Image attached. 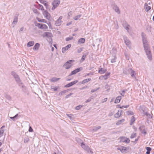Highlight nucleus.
I'll list each match as a JSON object with an SVG mask.
<instances>
[{
    "mask_svg": "<svg viewBox=\"0 0 154 154\" xmlns=\"http://www.w3.org/2000/svg\"><path fill=\"white\" fill-rule=\"evenodd\" d=\"M105 88L107 89V91H109L110 89V87L108 85H106L105 86Z\"/></svg>",
    "mask_w": 154,
    "mask_h": 154,
    "instance_id": "52",
    "label": "nucleus"
},
{
    "mask_svg": "<svg viewBox=\"0 0 154 154\" xmlns=\"http://www.w3.org/2000/svg\"><path fill=\"white\" fill-rule=\"evenodd\" d=\"M78 81L77 80H75L73 82H71L70 83H69L71 85V86H72L73 85L77 83L78 82Z\"/></svg>",
    "mask_w": 154,
    "mask_h": 154,
    "instance_id": "45",
    "label": "nucleus"
},
{
    "mask_svg": "<svg viewBox=\"0 0 154 154\" xmlns=\"http://www.w3.org/2000/svg\"><path fill=\"white\" fill-rule=\"evenodd\" d=\"M125 121V119H122L121 120H120L118 121L116 123V125H120L122 122H123Z\"/></svg>",
    "mask_w": 154,
    "mask_h": 154,
    "instance_id": "36",
    "label": "nucleus"
},
{
    "mask_svg": "<svg viewBox=\"0 0 154 154\" xmlns=\"http://www.w3.org/2000/svg\"><path fill=\"white\" fill-rule=\"evenodd\" d=\"M99 89H100V88H96V89H92L91 90V92L92 93H93V92H94L95 91L98 90Z\"/></svg>",
    "mask_w": 154,
    "mask_h": 154,
    "instance_id": "57",
    "label": "nucleus"
},
{
    "mask_svg": "<svg viewBox=\"0 0 154 154\" xmlns=\"http://www.w3.org/2000/svg\"><path fill=\"white\" fill-rule=\"evenodd\" d=\"M91 80V79L88 78L83 80L81 82H80L81 84H85Z\"/></svg>",
    "mask_w": 154,
    "mask_h": 154,
    "instance_id": "26",
    "label": "nucleus"
},
{
    "mask_svg": "<svg viewBox=\"0 0 154 154\" xmlns=\"http://www.w3.org/2000/svg\"><path fill=\"white\" fill-rule=\"evenodd\" d=\"M83 48H80L77 49V52L78 53H81L83 50Z\"/></svg>",
    "mask_w": 154,
    "mask_h": 154,
    "instance_id": "54",
    "label": "nucleus"
},
{
    "mask_svg": "<svg viewBox=\"0 0 154 154\" xmlns=\"http://www.w3.org/2000/svg\"><path fill=\"white\" fill-rule=\"evenodd\" d=\"M47 40L50 44H52V39L51 37L48 38Z\"/></svg>",
    "mask_w": 154,
    "mask_h": 154,
    "instance_id": "40",
    "label": "nucleus"
},
{
    "mask_svg": "<svg viewBox=\"0 0 154 154\" xmlns=\"http://www.w3.org/2000/svg\"><path fill=\"white\" fill-rule=\"evenodd\" d=\"M76 140L78 143H80L81 145V143L83 142L81 139L78 138H76Z\"/></svg>",
    "mask_w": 154,
    "mask_h": 154,
    "instance_id": "41",
    "label": "nucleus"
},
{
    "mask_svg": "<svg viewBox=\"0 0 154 154\" xmlns=\"http://www.w3.org/2000/svg\"><path fill=\"white\" fill-rule=\"evenodd\" d=\"M18 22V18L16 16H14V20L12 24V26L14 27Z\"/></svg>",
    "mask_w": 154,
    "mask_h": 154,
    "instance_id": "13",
    "label": "nucleus"
},
{
    "mask_svg": "<svg viewBox=\"0 0 154 154\" xmlns=\"http://www.w3.org/2000/svg\"><path fill=\"white\" fill-rule=\"evenodd\" d=\"M123 25L125 28V29L129 33V27H130V26L126 23H123Z\"/></svg>",
    "mask_w": 154,
    "mask_h": 154,
    "instance_id": "18",
    "label": "nucleus"
},
{
    "mask_svg": "<svg viewBox=\"0 0 154 154\" xmlns=\"http://www.w3.org/2000/svg\"><path fill=\"white\" fill-rule=\"evenodd\" d=\"M15 79L16 81L17 82L19 85L20 86H21L23 88L24 87V85L21 82L19 76H18L17 77H16Z\"/></svg>",
    "mask_w": 154,
    "mask_h": 154,
    "instance_id": "10",
    "label": "nucleus"
},
{
    "mask_svg": "<svg viewBox=\"0 0 154 154\" xmlns=\"http://www.w3.org/2000/svg\"><path fill=\"white\" fill-rule=\"evenodd\" d=\"M62 19V16H60L59 18L57 20L55 24L57 26H60L62 23L61 19Z\"/></svg>",
    "mask_w": 154,
    "mask_h": 154,
    "instance_id": "12",
    "label": "nucleus"
},
{
    "mask_svg": "<svg viewBox=\"0 0 154 154\" xmlns=\"http://www.w3.org/2000/svg\"><path fill=\"white\" fill-rule=\"evenodd\" d=\"M29 141V138L28 137H26V138H25L24 139V142L25 143H28Z\"/></svg>",
    "mask_w": 154,
    "mask_h": 154,
    "instance_id": "49",
    "label": "nucleus"
},
{
    "mask_svg": "<svg viewBox=\"0 0 154 154\" xmlns=\"http://www.w3.org/2000/svg\"><path fill=\"white\" fill-rule=\"evenodd\" d=\"M85 39L84 38L79 39L78 42V44H83L85 43Z\"/></svg>",
    "mask_w": 154,
    "mask_h": 154,
    "instance_id": "28",
    "label": "nucleus"
},
{
    "mask_svg": "<svg viewBox=\"0 0 154 154\" xmlns=\"http://www.w3.org/2000/svg\"><path fill=\"white\" fill-rule=\"evenodd\" d=\"M33 131V129L32 128V127L29 125V131L30 132H32Z\"/></svg>",
    "mask_w": 154,
    "mask_h": 154,
    "instance_id": "64",
    "label": "nucleus"
},
{
    "mask_svg": "<svg viewBox=\"0 0 154 154\" xmlns=\"http://www.w3.org/2000/svg\"><path fill=\"white\" fill-rule=\"evenodd\" d=\"M36 19L39 22L47 23V21L45 19H41L38 17H36Z\"/></svg>",
    "mask_w": 154,
    "mask_h": 154,
    "instance_id": "29",
    "label": "nucleus"
},
{
    "mask_svg": "<svg viewBox=\"0 0 154 154\" xmlns=\"http://www.w3.org/2000/svg\"><path fill=\"white\" fill-rule=\"evenodd\" d=\"M116 55L115 54L113 56V58L112 59H111V62L113 63L116 62Z\"/></svg>",
    "mask_w": 154,
    "mask_h": 154,
    "instance_id": "32",
    "label": "nucleus"
},
{
    "mask_svg": "<svg viewBox=\"0 0 154 154\" xmlns=\"http://www.w3.org/2000/svg\"><path fill=\"white\" fill-rule=\"evenodd\" d=\"M43 15L48 20H49L50 18V14L46 10H44L42 13Z\"/></svg>",
    "mask_w": 154,
    "mask_h": 154,
    "instance_id": "9",
    "label": "nucleus"
},
{
    "mask_svg": "<svg viewBox=\"0 0 154 154\" xmlns=\"http://www.w3.org/2000/svg\"><path fill=\"white\" fill-rule=\"evenodd\" d=\"M144 8L146 12H148L149 10L151 9V7L148 5L147 3H145L144 5Z\"/></svg>",
    "mask_w": 154,
    "mask_h": 154,
    "instance_id": "22",
    "label": "nucleus"
},
{
    "mask_svg": "<svg viewBox=\"0 0 154 154\" xmlns=\"http://www.w3.org/2000/svg\"><path fill=\"white\" fill-rule=\"evenodd\" d=\"M78 81L77 80H75L73 82H71L70 83H69L71 85V86H72L73 85L77 83L78 82Z\"/></svg>",
    "mask_w": 154,
    "mask_h": 154,
    "instance_id": "44",
    "label": "nucleus"
},
{
    "mask_svg": "<svg viewBox=\"0 0 154 154\" xmlns=\"http://www.w3.org/2000/svg\"><path fill=\"white\" fill-rule=\"evenodd\" d=\"M23 30H24V27H22L20 29V30H19V32L20 33H22L23 32Z\"/></svg>",
    "mask_w": 154,
    "mask_h": 154,
    "instance_id": "63",
    "label": "nucleus"
},
{
    "mask_svg": "<svg viewBox=\"0 0 154 154\" xmlns=\"http://www.w3.org/2000/svg\"><path fill=\"white\" fill-rule=\"evenodd\" d=\"M12 75L14 77L15 79L16 77H17L18 75L14 72H11Z\"/></svg>",
    "mask_w": 154,
    "mask_h": 154,
    "instance_id": "39",
    "label": "nucleus"
},
{
    "mask_svg": "<svg viewBox=\"0 0 154 154\" xmlns=\"http://www.w3.org/2000/svg\"><path fill=\"white\" fill-rule=\"evenodd\" d=\"M83 106L82 105H79L76 107L75 109L77 110L79 109L80 108H81Z\"/></svg>",
    "mask_w": 154,
    "mask_h": 154,
    "instance_id": "53",
    "label": "nucleus"
},
{
    "mask_svg": "<svg viewBox=\"0 0 154 154\" xmlns=\"http://www.w3.org/2000/svg\"><path fill=\"white\" fill-rule=\"evenodd\" d=\"M107 71L106 69H104L102 68L98 70V73L100 74H103L104 73Z\"/></svg>",
    "mask_w": 154,
    "mask_h": 154,
    "instance_id": "21",
    "label": "nucleus"
},
{
    "mask_svg": "<svg viewBox=\"0 0 154 154\" xmlns=\"http://www.w3.org/2000/svg\"><path fill=\"white\" fill-rule=\"evenodd\" d=\"M35 25L36 26H37L40 29H42L45 30L48 29V27L47 26L44 24H40L38 23H36L35 24Z\"/></svg>",
    "mask_w": 154,
    "mask_h": 154,
    "instance_id": "4",
    "label": "nucleus"
},
{
    "mask_svg": "<svg viewBox=\"0 0 154 154\" xmlns=\"http://www.w3.org/2000/svg\"><path fill=\"white\" fill-rule=\"evenodd\" d=\"M71 46V44H69L66 47L63 48L62 49V51L63 53H64L66 51L70 48Z\"/></svg>",
    "mask_w": 154,
    "mask_h": 154,
    "instance_id": "14",
    "label": "nucleus"
},
{
    "mask_svg": "<svg viewBox=\"0 0 154 154\" xmlns=\"http://www.w3.org/2000/svg\"><path fill=\"white\" fill-rule=\"evenodd\" d=\"M93 75V73L92 72H90L86 74L85 75V76H88L89 75Z\"/></svg>",
    "mask_w": 154,
    "mask_h": 154,
    "instance_id": "62",
    "label": "nucleus"
},
{
    "mask_svg": "<svg viewBox=\"0 0 154 154\" xmlns=\"http://www.w3.org/2000/svg\"><path fill=\"white\" fill-rule=\"evenodd\" d=\"M43 4L45 6V7L47 9H48V3L47 2H45Z\"/></svg>",
    "mask_w": 154,
    "mask_h": 154,
    "instance_id": "55",
    "label": "nucleus"
},
{
    "mask_svg": "<svg viewBox=\"0 0 154 154\" xmlns=\"http://www.w3.org/2000/svg\"><path fill=\"white\" fill-rule=\"evenodd\" d=\"M73 94L72 93H70V94L66 95L65 97L66 98H69L70 96L72 95Z\"/></svg>",
    "mask_w": 154,
    "mask_h": 154,
    "instance_id": "59",
    "label": "nucleus"
},
{
    "mask_svg": "<svg viewBox=\"0 0 154 154\" xmlns=\"http://www.w3.org/2000/svg\"><path fill=\"white\" fill-rule=\"evenodd\" d=\"M145 109V107L143 106H140L139 107V110L141 112H144Z\"/></svg>",
    "mask_w": 154,
    "mask_h": 154,
    "instance_id": "31",
    "label": "nucleus"
},
{
    "mask_svg": "<svg viewBox=\"0 0 154 154\" xmlns=\"http://www.w3.org/2000/svg\"><path fill=\"white\" fill-rule=\"evenodd\" d=\"M60 79V78H56L55 77H53L50 80L51 82H57Z\"/></svg>",
    "mask_w": 154,
    "mask_h": 154,
    "instance_id": "33",
    "label": "nucleus"
},
{
    "mask_svg": "<svg viewBox=\"0 0 154 154\" xmlns=\"http://www.w3.org/2000/svg\"><path fill=\"white\" fill-rule=\"evenodd\" d=\"M73 37L72 36H70L68 37H67L66 38V40L67 41H69L71 40L73 38Z\"/></svg>",
    "mask_w": 154,
    "mask_h": 154,
    "instance_id": "48",
    "label": "nucleus"
},
{
    "mask_svg": "<svg viewBox=\"0 0 154 154\" xmlns=\"http://www.w3.org/2000/svg\"><path fill=\"white\" fill-rule=\"evenodd\" d=\"M123 39L125 45L129 48H131V43L129 40L125 36H123Z\"/></svg>",
    "mask_w": 154,
    "mask_h": 154,
    "instance_id": "8",
    "label": "nucleus"
},
{
    "mask_svg": "<svg viewBox=\"0 0 154 154\" xmlns=\"http://www.w3.org/2000/svg\"><path fill=\"white\" fill-rule=\"evenodd\" d=\"M22 88V91L23 92L25 93L26 95H28L29 94V91H28L26 87H25L24 85L23 88L22 86H20Z\"/></svg>",
    "mask_w": 154,
    "mask_h": 154,
    "instance_id": "17",
    "label": "nucleus"
},
{
    "mask_svg": "<svg viewBox=\"0 0 154 154\" xmlns=\"http://www.w3.org/2000/svg\"><path fill=\"white\" fill-rule=\"evenodd\" d=\"M34 44V42L33 41H30L28 42L27 44V46L28 47H30L32 46Z\"/></svg>",
    "mask_w": 154,
    "mask_h": 154,
    "instance_id": "30",
    "label": "nucleus"
},
{
    "mask_svg": "<svg viewBox=\"0 0 154 154\" xmlns=\"http://www.w3.org/2000/svg\"><path fill=\"white\" fill-rule=\"evenodd\" d=\"M135 121V118L134 116H132L131 119V120L130 122V124L131 125H132L133 123Z\"/></svg>",
    "mask_w": 154,
    "mask_h": 154,
    "instance_id": "34",
    "label": "nucleus"
},
{
    "mask_svg": "<svg viewBox=\"0 0 154 154\" xmlns=\"http://www.w3.org/2000/svg\"><path fill=\"white\" fill-rule=\"evenodd\" d=\"M113 8L115 10V12H117L118 14H120V11L119 9V8L117 5H113Z\"/></svg>",
    "mask_w": 154,
    "mask_h": 154,
    "instance_id": "15",
    "label": "nucleus"
},
{
    "mask_svg": "<svg viewBox=\"0 0 154 154\" xmlns=\"http://www.w3.org/2000/svg\"><path fill=\"white\" fill-rule=\"evenodd\" d=\"M119 139L120 142L128 143L130 142V139L125 137H119Z\"/></svg>",
    "mask_w": 154,
    "mask_h": 154,
    "instance_id": "7",
    "label": "nucleus"
},
{
    "mask_svg": "<svg viewBox=\"0 0 154 154\" xmlns=\"http://www.w3.org/2000/svg\"><path fill=\"white\" fill-rule=\"evenodd\" d=\"M126 91V90H123L122 91V93L121 94V95L122 96V97H124Z\"/></svg>",
    "mask_w": 154,
    "mask_h": 154,
    "instance_id": "60",
    "label": "nucleus"
},
{
    "mask_svg": "<svg viewBox=\"0 0 154 154\" xmlns=\"http://www.w3.org/2000/svg\"><path fill=\"white\" fill-rule=\"evenodd\" d=\"M80 71V68H78L72 71L71 74H69L68 76H70L72 75L76 74L77 72H79Z\"/></svg>",
    "mask_w": 154,
    "mask_h": 154,
    "instance_id": "16",
    "label": "nucleus"
},
{
    "mask_svg": "<svg viewBox=\"0 0 154 154\" xmlns=\"http://www.w3.org/2000/svg\"><path fill=\"white\" fill-rule=\"evenodd\" d=\"M145 114L148 117V118L151 119L152 118V116L148 112H145Z\"/></svg>",
    "mask_w": 154,
    "mask_h": 154,
    "instance_id": "37",
    "label": "nucleus"
},
{
    "mask_svg": "<svg viewBox=\"0 0 154 154\" xmlns=\"http://www.w3.org/2000/svg\"><path fill=\"white\" fill-rule=\"evenodd\" d=\"M118 150H120L122 152H124L127 150L128 148L124 146H121L117 148Z\"/></svg>",
    "mask_w": 154,
    "mask_h": 154,
    "instance_id": "11",
    "label": "nucleus"
},
{
    "mask_svg": "<svg viewBox=\"0 0 154 154\" xmlns=\"http://www.w3.org/2000/svg\"><path fill=\"white\" fill-rule=\"evenodd\" d=\"M114 113V111H113L112 112H110L108 116H112L113 115V114Z\"/></svg>",
    "mask_w": 154,
    "mask_h": 154,
    "instance_id": "58",
    "label": "nucleus"
},
{
    "mask_svg": "<svg viewBox=\"0 0 154 154\" xmlns=\"http://www.w3.org/2000/svg\"><path fill=\"white\" fill-rule=\"evenodd\" d=\"M67 91V90L63 91H61V92H60L59 94V95L60 96L62 95L63 94L66 93Z\"/></svg>",
    "mask_w": 154,
    "mask_h": 154,
    "instance_id": "43",
    "label": "nucleus"
},
{
    "mask_svg": "<svg viewBox=\"0 0 154 154\" xmlns=\"http://www.w3.org/2000/svg\"><path fill=\"white\" fill-rule=\"evenodd\" d=\"M101 128L100 126H98L96 127H94L93 128V130L94 131H96L100 129Z\"/></svg>",
    "mask_w": 154,
    "mask_h": 154,
    "instance_id": "38",
    "label": "nucleus"
},
{
    "mask_svg": "<svg viewBox=\"0 0 154 154\" xmlns=\"http://www.w3.org/2000/svg\"><path fill=\"white\" fill-rule=\"evenodd\" d=\"M73 61V60H71L67 61L63 65V66L65 67V68L66 69L70 68L72 66L71 62Z\"/></svg>",
    "mask_w": 154,
    "mask_h": 154,
    "instance_id": "6",
    "label": "nucleus"
},
{
    "mask_svg": "<svg viewBox=\"0 0 154 154\" xmlns=\"http://www.w3.org/2000/svg\"><path fill=\"white\" fill-rule=\"evenodd\" d=\"M40 45L38 43H36L33 48V50L34 51L37 50L40 47Z\"/></svg>",
    "mask_w": 154,
    "mask_h": 154,
    "instance_id": "24",
    "label": "nucleus"
},
{
    "mask_svg": "<svg viewBox=\"0 0 154 154\" xmlns=\"http://www.w3.org/2000/svg\"><path fill=\"white\" fill-rule=\"evenodd\" d=\"M147 151L146 152V154H149L151 150V148L149 147H147L146 148Z\"/></svg>",
    "mask_w": 154,
    "mask_h": 154,
    "instance_id": "35",
    "label": "nucleus"
},
{
    "mask_svg": "<svg viewBox=\"0 0 154 154\" xmlns=\"http://www.w3.org/2000/svg\"><path fill=\"white\" fill-rule=\"evenodd\" d=\"M136 133H132L130 137V138L131 139L133 138L136 137Z\"/></svg>",
    "mask_w": 154,
    "mask_h": 154,
    "instance_id": "47",
    "label": "nucleus"
},
{
    "mask_svg": "<svg viewBox=\"0 0 154 154\" xmlns=\"http://www.w3.org/2000/svg\"><path fill=\"white\" fill-rule=\"evenodd\" d=\"M71 86H72L70 83H68V84H67L65 86V87L66 88H69Z\"/></svg>",
    "mask_w": 154,
    "mask_h": 154,
    "instance_id": "61",
    "label": "nucleus"
},
{
    "mask_svg": "<svg viewBox=\"0 0 154 154\" xmlns=\"http://www.w3.org/2000/svg\"><path fill=\"white\" fill-rule=\"evenodd\" d=\"M5 126H3L2 127L0 128V137H2L3 135V134L4 133V130L3 129V128L5 127ZM1 140H0V141Z\"/></svg>",
    "mask_w": 154,
    "mask_h": 154,
    "instance_id": "23",
    "label": "nucleus"
},
{
    "mask_svg": "<svg viewBox=\"0 0 154 154\" xmlns=\"http://www.w3.org/2000/svg\"><path fill=\"white\" fill-rule=\"evenodd\" d=\"M51 34L49 32H45L43 34V36H46L48 38L51 37Z\"/></svg>",
    "mask_w": 154,
    "mask_h": 154,
    "instance_id": "27",
    "label": "nucleus"
},
{
    "mask_svg": "<svg viewBox=\"0 0 154 154\" xmlns=\"http://www.w3.org/2000/svg\"><path fill=\"white\" fill-rule=\"evenodd\" d=\"M60 2L59 0H54L52 4L53 7L51 8L52 10L55 9L59 5Z\"/></svg>",
    "mask_w": 154,
    "mask_h": 154,
    "instance_id": "5",
    "label": "nucleus"
},
{
    "mask_svg": "<svg viewBox=\"0 0 154 154\" xmlns=\"http://www.w3.org/2000/svg\"><path fill=\"white\" fill-rule=\"evenodd\" d=\"M33 12L35 13L36 14H39V12H38V10L36 9H33Z\"/></svg>",
    "mask_w": 154,
    "mask_h": 154,
    "instance_id": "56",
    "label": "nucleus"
},
{
    "mask_svg": "<svg viewBox=\"0 0 154 154\" xmlns=\"http://www.w3.org/2000/svg\"><path fill=\"white\" fill-rule=\"evenodd\" d=\"M81 17V15L79 14L74 17V19L75 20H77Z\"/></svg>",
    "mask_w": 154,
    "mask_h": 154,
    "instance_id": "42",
    "label": "nucleus"
},
{
    "mask_svg": "<svg viewBox=\"0 0 154 154\" xmlns=\"http://www.w3.org/2000/svg\"><path fill=\"white\" fill-rule=\"evenodd\" d=\"M87 54H84L82 56L81 60L82 61H83L84 60H85V57L86 56Z\"/></svg>",
    "mask_w": 154,
    "mask_h": 154,
    "instance_id": "50",
    "label": "nucleus"
},
{
    "mask_svg": "<svg viewBox=\"0 0 154 154\" xmlns=\"http://www.w3.org/2000/svg\"><path fill=\"white\" fill-rule=\"evenodd\" d=\"M141 36L143 47L147 57L149 60H152V53L146 35L143 32H142Z\"/></svg>",
    "mask_w": 154,
    "mask_h": 154,
    "instance_id": "1",
    "label": "nucleus"
},
{
    "mask_svg": "<svg viewBox=\"0 0 154 154\" xmlns=\"http://www.w3.org/2000/svg\"><path fill=\"white\" fill-rule=\"evenodd\" d=\"M81 146L84 149L86 150L88 152H90L91 154L93 153V152L91 150L89 146L85 145L83 142L81 143Z\"/></svg>",
    "mask_w": 154,
    "mask_h": 154,
    "instance_id": "3",
    "label": "nucleus"
},
{
    "mask_svg": "<svg viewBox=\"0 0 154 154\" xmlns=\"http://www.w3.org/2000/svg\"><path fill=\"white\" fill-rule=\"evenodd\" d=\"M126 69L124 70L123 72L125 74H127L130 72H131V76L132 77L136 78L135 77V72L134 71L132 68H129L128 69V72L126 71Z\"/></svg>",
    "mask_w": 154,
    "mask_h": 154,
    "instance_id": "2",
    "label": "nucleus"
},
{
    "mask_svg": "<svg viewBox=\"0 0 154 154\" xmlns=\"http://www.w3.org/2000/svg\"><path fill=\"white\" fill-rule=\"evenodd\" d=\"M39 9L42 11H44V7L43 6L39 4Z\"/></svg>",
    "mask_w": 154,
    "mask_h": 154,
    "instance_id": "51",
    "label": "nucleus"
},
{
    "mask_svg": "<svg viewBox=\"0 0 154 154\" xmlns=\"http://www.w3.org/2000/svg\"><path fill=\"white\" fill-rule=\"evenodd\" d=\"M110 73L109 72H107L106 74L104 75H103V78L105 80H106L109 77V75Z\"/></svg>",
    "mask_w": 154,
    "mask_h": 154,
    "instance_id": "20",
    "label": "nucleus"
},
{
    "mask_svg": "<svg viewBox=\"0 0 154 154\" xmlns=\"http://www.w3.org/2000/svg\"><path fill=\"white\" fill-rule=\"evenodd\" d=\"M127 113L128 115H132L134 114L133 112L131 111H127Z\"/></svg>",
    "mask_w": 154,
    "mask_h": 154,
    "instance_id": "46",
    "label": "nucleus"
},
{
    "mask_svg": "<svg viewBox=\"0 0 154 154\" xmlns=\"http://www.w3.org/2000/svg\"><path fill=\"white\" fill-rule=\"evenodd\" d=\"M122 110H119L118 112L115 114L114 117L116 118L120 117L122 115Z\"/></svg>",
    "mask_w": 154,
    "mask_h": 154,
    "instance_id": "19",
    "label": "nucleus"
},
{
    "mask_svg": "<svg viewBox=\"0 0 154 154\" xmlns=\"http://www.w3.org/2000/svg\"><path fill=\"white\" fill-rule=\"evenodd\" d=\"M122 99V97L121 96H119L117 97L115 101V103H118L120 102L121 100Z\"/></svg>",
    "mask_w": 154,
    "mask_h": 154,
    "instance_id": "25",
    "label": "nucleus"
}]
</instances>
